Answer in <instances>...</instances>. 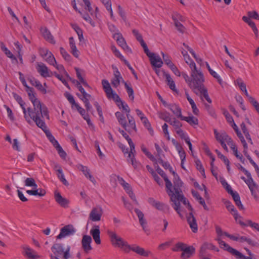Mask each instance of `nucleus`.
I'll list each match as a JSON object with an SVG mask.
<instances>
[{
    "instance_id": "1",
    "label": "nucleus",
    "mask_w": 259,
    "mask_h": 259,
    "mask_svg": "<svg viewBox=\"0 0 259 259\" xmlns=\"http://www.w3.org/2000/svg\"><path fill=\"white\" fill-rule=\"evenodd\" d=\"M28 94L29 100L33 105V109L30 107L27 109L28 115L36 123L38 127H45V121L41 118L46 117L49 119L50 116L48 108L44 104H42L40 101L36 97V94L34 93V89L31 88L26 90Z\"/></svg>"
},
{
    "instance_id": "2",
    "label": "nucleus",
    "mask_w": 259,
    "mask_h": 259,
    "mask_svg": "<svg viewBox=\"0 0 259 259\" xmlns=\"http://www.w3.org/2000/svg\"><path fill=\"white\" fill-rule=\"evenodd\" d=\"M107 234L110 238L111 243L114 247H118L123 250L125 253H128L131 250L136 252L138 254L148 257L152 252L149 250H145L144 248L136 244L130 245L127 241L123 240L121 237L113 231L108 230Z\"/></svg>"
},
{
    "instance_id": "3",
    "label": "nucleus",
    "mask_w": 259,
    "mask_h": 259,
    "mask_svg": "<svg viewBox=\"0 0 259 259\" xmlns=\"http://www.w3.org/2000/svg\"><path fill=\"white\" fill-rule=\"evenodd\" d=\"M191 72V80L189 83V88L194 92L196 93L203 88L205 87L204 82L205 78L201 69H198L195 62H191L190 67Z\"/></svg>"
},
{
    "instance_id": "4",
    "label": "nucleus",
    "mask_w": 259,
    "mask_h": 259,
    "mask_svg": "<svg viewBox=\"0 0 259 259\" xmlns=\"http://www.w3.org/2000/svg\"><path fill=\"white\" fill-rule=\"evenodd\" d=\"M170 197V201L172 202L171 206L176 211L180 218H183V216L181 213L180 202L185 205H187L189 202L188 199L184 196L182 192L175 194L172 188L166 192Z\"/></svg>"
},
{
    "instance_id": "5",
    "label": "nucleus",
    "mask_w": 259,
    "mask_h": 259,
    "mask_svg": "<svg viewBox=\"0 0 259 259\" xmlns=\"http://www.w3.org/2000/svg\"><path fill=\"white\" fill-rule=\"evenodd\" d=\"M70 247L69 246L64 250L62 244L55 243L51 247V250L53 252V254H51V258L54 259L53 257L54 256L59 258V257L63 255L64 259H68L70 257Z\"/></svg>"
},
{
    "instance_id": "6",
    "label": "nucleus",
    "mask_w": 259,
    "mask_h": 259,
    "mask_svg": "<svg viewBox=\"0 0 259 259\" xmlns=\"http://www.w3.org/2000/svg\"><path fill=\"white\" fill-rule=\"evenodd\" d=\"M172 250L174 251H178L179 250L182 251L181 257L183 259L190 258L195 252V248L193 246H188L182 242L177 243Z\"/></svg>"
},
{
    "instance_id": "7",
    "label": "nucleus",
    "mask_w": 259,
    "mask_h": 259,
    "mask_svg": "<svg viewBox=\"0 0 259 259\" xmlns=\"http://www.w3.org/2000/svg\"><path fill=\"white\" fill-rule=\"evenodd\" d=\"M102 84L107 98L109 100L112 99L116 103V105L119 106L118 103H120L122 100L119 96L116 93L114 92L109 81L106 79H103L102 80Z\"/></svg>"
},
{
    "instance_id": "8",
    "label": "nucleus",
    "mask_w": 259,
    "mask_h": 259,
    "mask_svg": "<svg viewBox=\"0 0 259 259\" xmlns=\"http://www.w3.org/2000/svg\"><path fill=\"white\" fill-rule=\"evenodd\" d=\"M144 51L149 58L151 64L153 67L159 68L162 66L163 61L159 56H156L154 53L150 52L148 47L144 49Z\"/></svg>"
},
{
    "instance_id": "9",
    "label": "nucleus",
    "mask_w": 259,
    "mask_h": 259,
    "mask_svg": "<svg viewBox=\"0 0 259 259\" xmlns=\"http://www.w3.org/2000/svg\"><path fill=\"white\" fill-rule=\"evenodd\" d=\"M76 232V229L71 224L67 225L62 228L59 234L56 237L57 239H61L66 236L73 235Z\"/></svg>"
},
{
    "instance_id": "10",
    "label": "nucleus",
    "mask_w": 259,
    "mask_h": 259,
    "mask_svg": "<svg viewBox=\"0 0 259 259\" xmlns=\"http://www.w3.org/2000/svg\"><path fill=\"white\" fill-rule=\"evenodd\" d=\"M102 214L103 210L100 206L94 207L90 213L89 219L93 222L99 221L101 220Z\"/></svg>"
},
{
    "instance_id": "11",
    "label": "nucleus",
    "mask_w": 259,
    "mask_h": 259,
    "mask_svg": "<svg viewBox=\"0 0 259 259\" xmlns=\"http://www.w3.org/2000/svg\"><path fill=\"white\" fill-rule=\"evenodd\" d=\"M37 72L44 77H51L53 72L50 71L47 66L43 63H38L36 67Z\"/></svg>"
},
{
    "instance_id": "12",
    "label": "nucleus",
    "mask_w": 259,
    "mask_h": 259,
    "mask_svg": "<svg viewBox=\"0 0 259 259\" xmlns=\"http://www.w3.org/2000/svg\"><path fill=\"white\" fill-rule=\"evenodd\" d=\"M92 239V237L88 235H84L81 240L82 249L86 253H88L93 248L91 245Z\"/></svg>"
},
{
    "instance_id": "13",
    "label": "nucleus",
    "mask_w": 259,
    "mask_h": 259,
    "mask_svg": "<svg viewBox=\"0 0 259 259\" xmlns=\"http://www.w3.org/2000/svg\"><path fill=\"white\" fill-rule=\"evenodd\" d=\"M13 96L14 98L17 101V102L19 103V104L20 105L21 107L22 108L23 110V112L24 115V118H25L26 120L30 124L31 120L29 119V115H27V110L25 107V103L23 101L22 98L18 95L16 93H13Z\"/></svg>"
},
{
    "instance_id": "14",
    "label": "nucleus",
    "mask_w": 259,
    "mask_h": 259,
    "mask_svg": "<svg viewBox=\"0 0 259 259\" xmlns=\"http://www.w3.org/2000/svg\"><path fill=\"white\" fill-rule=\"evenodd\" d=\"M112 67L114 71V77L111 80V84L114 88H116L120 85V81L122 82L123 79L118 68L113 65Z\"/></svg>"
},
{
    "instance_id": "15",
    "label": "nucleus",
    "mask_w": 259,
    "mask_h": 259,
    "mask_svg": "<svg viewBox=\"0 0 259 259\" xmlns=\"http://www.w3.org/2000/svg\"><path fill=\"white\" fill-rule=\"evenodd\" d=\"M157 165L155 166L156 170L158 174H159L164 179L165 182V187L166 192L172 188V185L170 181L168 179L167 175L163 171V170L160 168V167L156 164Z\"/></svg>"
},
{
    "instance_id": "16",
    "label": "nucleus",
    "mask_w": 259,
    "mask_h": 259,
    "mask_svg": "<svg viewBox=\"0 0 259 259\" xmlns=\"http://www.w3.org/2000/svg\"><path fill=\"white\" fill-rule=\"evenodd\" d=\"M55 199L56 202L60 205L61 207L64 208H67L69 201L68 199L63 197L59 192H55Z\"/></svg>"
},
{
    "instance_id": "17",
    "label": "nucleus",
    "mask_w": 259,
    "mask_h": 259,
    "mask_svg": "<svg viewBox=\"0 0 259 259\" xmlns=\"http://www.w3.org/2000/svg\"><path fill=\"white\" fill-rule=\"evenodd\" d=\"M187 221L192 232L193 233H196L198 231L197 224L196 219L192 212H190L187 217Z\"/></svg>"
},
{
    "instance_id": "18",
    "label": "nucleus",
    "mask_w": 259,
    "mask_h": 259,
    "mask_svg": "<svg viewBox=\"0 0 259 259\" xmlns=\"http://www.w3.org/2000/svg\"><path fill=\"white\" fill-rule=\"evenodd\" d=\"M148 201L152 206L154 207L158 210H163L165 209H169L168 205L160 201H157L152 197L149 198Z\"/></svg>"
},
{
    "instance_id": "19",
    "label": "nucleus",
    "mask_w": 259,
    "mask_h": 259,
    "mask_svg": "<svg viewBox=\"0 0 259 259\" xmlns=\"http://www.w3.org/2000/svg\"><path fill=\"white\" fill-rule=\"evenodd\" d=\"M76 167L77 168V169L80 170V171H81L83 174H84V175L88 179H89V180L92 182H93V183H96V180L95 179H94V178L90 174V169L88 168V167L86 166H84L81 164H78L76 165Z\"/></svg>"
},
{
    "instance_id": "20",
    "label": "nucleus",
    "mask_w": 259,
    "mask_h": 259,
    "mask_svg": "<svg viewBox=\"0 0 259 259\" xmlns=\"http://www.w3.org/2000/svg\"><path fill=\"white\" fill-rule=\"evenodd\" d=\"M90 234L92 235L95 242L97 244H101L100 231L99 226H95L90 231Z\"/></svg>"
},
{
    "instance_id": "21",
    "label": "nucleus",
    "mask_w": 259,
    "mask_h": 259,
    "mask_svg": "<svg viewBox=\"0 0 259 259\" xmlns=\"http://www.w3.org/2000/svg\"><path fill=\"white\" fill-rule=\"evenodd\" d=\"M215 240L218 242L221 248L227 250L233 255H234L235 252L238 253V250L230 246L228 244L222 240L220 238L218 237L216 238Z\"/></svg>"
},
{
    "instance_id": "22",
    "label": "nucleus",
    "mask_w": 259,
    "mask_h": 259,
    "mask_svg": "<svg viewBox=\"0 0 259 259\" xmlns=\"http://www.w3.org/2000/svg\"><path fill=\"white\" fill-rule=\"evenodd\" d=\"M114 38L116 39L118 44L124 50H129L131 52V50L127 45L124 38L123 37L121 33H116L114 34Z\"/></svg>"
},
{
    "instance_id": "23",
    "label": "nucleus",
    "mask_w": 259,
    "mask_h": 259,
    "mask_svg": "<svg viewBox=\"0 0 259 259\" xmlns=\"http://www.w3.org/2000/svg\"><path fill=\"white\" fill-rule=\"evenodd\" d=\"M173 183L174 184V189L175 191L174 193L177 194V193H179L180 192H182V191L181 188L183 186V183L181 180L180 177L178 175L174 177Z\"/></svg>"
},
{
    "instance_id": "24",
    "label": "nucleus",
    "mask_w": 259,
    "mask_h": 259,
    "mask_svg": "<svg viewBox=\"0 0 259 259\" xmlns=\"http://www.w3.org/2000/svg\"><path fill=\"white\" fill-rule=\"evenodd\" d=\"M227 209L228 211L233 215L234 219L236 221H237L238 218H241V216L238 214L237 210L234 207V205L229 201H226L224 202Z\"/></svg>"
},
{
    "instance_id": "25",
    "label": "nucleus",
    "mask_w": 259,
    "mask_h": 259,
    "mask_svg": "<svg viewBox=\"0 0 259 259\" xmlns=\"http://www.w3.org/2000/svg\"><path fill=\"white\" fill-rule=\"evenodd\" d=\"M41 32L44 38L51 44H55L56 41L50 31L46 28H41Z\"/></svg>"
},
{
    "instance_id": "26",
    "label": "nucleus",
    "mask_w": 259,
    "mask_h": 259,
    "mask_svg": "<svg viewBox=\"0 0 259 259\" xmlns=\"http://www.w3.org/2000/svg\"><path fill=\"white\" fill-rule=\"evenodd\" d=\"M135 212H136L139 218V223L141 226H142L144 231L146 232V226L147 225V222L146 220L144 219V213L138 208H135Z\"/></svg>"
},
{
    "instance_id": "27",
    "label": "nucleus",
    "mask_w": 259,
    "mask_h": 259,
    "mask_svg": "<svg viewBox=\"0 0 259 259\" xmlns=\"http://www.w3.org/2000/svg\"><path fill=\"white\" fill-rule=\"evenodd\" d=\"M191 193L193 196L195 197L199 201V203L203 206L204 209L206 210H209V208L206 205L204 200L199 195V193L193 190L191 191Z\"/></svg>"
},
{
    "instance_id": "28",
    "label": "nucleus",
    "mask_w": 259,
    "mask_h": 259,
    "mask_svg": "<svg viewBox=\"0 0 259 259\" xmlns=\"http://www.w3.org/2000/svg\"><path fill=\"white\" fill-rule=\"evenodd\" d=\"M242 20L247 23L248 25L252 28V31H253L254 33L256 35V36H257L258 34V30L257 27H256L255 24L254 22L251 20L250 18H249L248 16H244L242 17Z\"/></svg>"
},
{
    "instance_id": "29",
    "label": "nucleus",
    "mask_w": 259,
    "mask_h": 259,
    "mask_svg": "<svg viewBox=\"0 0 259 259\" xmlns=\"http://www.w3.org/2000/svg\"><path fill=\"white\" fill-rule=\"evenodd\" d=\"M69 40L70 47L71 49V53L75 57L78 58L79 56V52L76 47L75 42L73 37H70Z\"/></svg>"
},
{
    "instance_id": "30",
    "label": "nucleus",
    "mask_w": 259,
    "mask_h": 259,
    "mask_svg": "<svg viewBox=\"0 0 259 259\" xmlns=\"http://www.w3.org/2000/svg\"><path fill=\"white\" fill-rule=\"evenodd\" d=\"M45 127H42V128L40 127L46 134L47 137L48 138L50 141L52 143L54 146L57 145L59 143L55 139L54 137L52 135V134L47 130V126L46 123H45Z\"/></svg>"
},
{
    "instance_id": "31",
    "label": "nucleus",
    "mask_w": 259,
    "mask_h": 259,
    "mask_svg": "<svg viewBox=\"0 0 259 259\" xmlns=\"http://www.w3.org/2000/svg\"><path fill=\"white\" fill-rule=\"evenodd\" d=\"M168 108L175 114L178 118H181L182 116L181 113V109L179 106L175 104L167 105Z\"/></svg>"
},
{
    "instance_id": "32",
    "label": "nucleus",
    "mask_w": 259,
    "mask_h": 259,
    "mask_svg": "<svg viewBox=\"0 0 259 259\" xmlns=\"http://www.w3.org/2000/svg\"><path fill=\"white\" fill-rule=\"evenodd\" d=\"M122 83L124 84L125 88L126 90V92L128 95L129 98L133 101L134 100V90L132 88V87L130 83L128 84L126 82H125L124 80H122Z\"/></svg>"
},
{
    "instance_id": "33",
    "label": "nucleus",
    "mask_w": 259,
    "mask_h": 259,
    "mask_svg": "<svg viewBox=\"0 0 259 259\" xmlns=\"http://www.w3.org/2000/svg\"><path fill=\"white\" fill-rule=\"evenodd\" d=\"M180 119L182 120H185L187 121L191 125L198 124V119L196 117H195L193 116L186 117L182 115Z\"/></svg>"
},
{
    "instance_id": "34",
    "label": "nucleus",
    "mask_w": 259,
    "mask_h": 259,
    "mask_svg": "<svg viewBox=\"0 0 259 259\" xmlns=\"http://www.w3.org/2000/svg\"><path fill=\"white\" fill-rule=\"evenodd\" d=\"M0 47L1 50L5 52V54L8 57L12 59V60H14L16 62H17V59L16 57L14 56L12 53L9 51L7 47H6L5 44L3 42H0Z\"/></svg>"
},
{
    "instance_id": "35",
    "label": "nucleus",
    "mask_w": 259,
    "mask_h": 259,
    "mask_svg": "<svg viewBox=\"0 0 259 259\" xmlns=\"http://www.w3.org/2000/svg\"><path fill=\"white\" fill-rule=\"evenodd\" d=\"M224 234L225 236L234 241H239L240 242L245 241L247 242L248 239L245 236H241L240 237L235 236L233 235L229 234L227 232H224Z\"/></svg>"
},
{
    "instance_id": "36",
    "label": "nucleus",
    "mask_w": 259,
    "mask_h": 259,
    "mask_svg": "<svg viewBox=\"0 0 259 259\" xmlns=\"http://www.w3.org/2000/svg\"><path fill=\"white\" fill-rule=\"evenodd\" d=\"M231 149L233 151L234 155L240 160V161L242 163H244L245 159L244 158L243 155L238 153L237 146L235 144H231L230 146Z\"/></svg>"
},
{
    "instance_id": "37",
    "label": "nucleus",
    "mask_w": 259,
    "mask_h": 259,
    "mask_svg": "<svg viewBox=\"0 0 259 259\" xmlns=\"http://www.w3.org/2000/svg\"><path fill=\"white\" fill-rule=\"evenodd\" d=\"M195 93L196 95L200 94V95H202L209 103H211V100L208 96L207 90L205 87L203 88L202 89H200V91H198Z\"/></svg>"
},
{
    "instance_id": "38",
    "label": "nucleus",
    "mask_w": 259,
    "mask_h": 259,
    "mask_svg": "<svg viewBox=\"0 0 259 259\" xmlns=\"http://www.w3.org/2000/svg\"><path fill=\"white\" fill-rule=\"evenodd\" d=\"M165 76L167 84L169 86V88L173 91L177 92L175 82L171 78L170 75L169 74H165Z\"/></svg>"
},
{
    "instance_id": "39",
    "label": "nucleus",
    "mask_w": 259,
    "mask_h": 259,
    "mask_svg": "<svg viewBox=\"0 0 259 259\" xmlns=\"http://www.w3.org/2000/svg\"><path fill=\"white\" fill-rule=\"evenodd\" d=\"M141 121L142 123H143L144 126L148 130L151 136H153L154 135V131L151 127V124L149 122L148 119L147 117H142L141 118Z\"/></svg>"
},
{
    "instance_id": "40",
    "label": "nucleus",
    "mask_w": 259,
    "mask_h": 259,
    "mask_svg": "<svg viewBox=\"0 0 259 259\" xmlns=\"http://www.w3.org/2000/svg\"><path fill=\"white\" fill-rule=\"evenodd\" d=\"M75 70L76 71V76L79 80V81L85 87L90 88V87L87 81L81 76V73L80 72V69L78 68H75Z\"/></svg>"
},
{
    "instance_id": "41",
    "label": "nucleus",
    "mask_w": 259,
    "mask_h": 259,
    "mask_svg": "<svg viewBox=\"0 0 259 259\" xmlns=\"http://www.w3.org/2000/svg\"><path fill=\"white\" fill-rule=\"evenodd\" d=\"M24 249V255L27 256L29 258L35 259L37 258V255H34V251L31 248L26 247Z\"/></svg>"
},
{
    "instance_id": "42",
    "label": "nucleus",
    "mask_w": 259,
    "mask_h": 259,
    "mask_svg": "<svg viewBox=\"0 0 259 259\" xmlns=\"http://www.w3.org/2000/svg\"><path fill=\"white\" fill-rule=\"evenodd\" d=\"M141 150L152 161L154 162L155 164H157V159L145 147L142 146Z\"/></svg>"
},
{
    "instance_id": "43",
    "label": "nucleus",
    "mask_w": 259,
    "mask_h": 259,
    "mask_svg": "<svg viewBox=\"0 0 259 259\" xmlns=\"http://www.w3.org/2000/svg\"><path fill=\"white\" fill-rule=\"evenodd\" d=\"M126 117L128 121L129 126L135 132H137L136 123L134 117L130 114H126Z\"/></svg>"
},
{
    "instance_id": "44",
    "label": "nucleus",
    "mask_w": 259,
    "mask_h": 259,
    "mask_svg": "<svg viewBox=\"0 0 259 259\" xmlns=\"http://www.w3.org/2000/svg\"><path fill=\"white\" fill-rule=\"evenodd\" d=\"M161 55L162 56V59L165 64L168 66V68L171 67L174 65V64L172 62L170 57L164 54V53L161 52Z\"/></svg>"
},
{
    "instance_id": "45",
    "label": "nucleus",
    "mask_w": 259,
    "mask_h": 259,
    "mask_svg": "<svg viewBox=\"0 0 259 259\" xmlns=\"http://www.w3.org/2000/svg\"><path fill=\"white\" fill-rule=\"evenodd\" d=\"M58 151L59 156L63 159H65L66 157V153L64 151L62 147L58 143L57 145L54 146Z\"/></svg>"
},
{
    "instance_id": "46",
    "label": "nucleus",
    "mask_w": 259,
    "mask_h": 259,
    "mask_svg": "<svg viewBox=\"0 0 259 259\" xmlns=\"http://www.w3.org/2000/svg\"><path fill=\"white\" fill-rule=\"evenodd\" d=\"M58 151L59 156L63 159H65L66 157V153L64 151L62 147L58 143L57 145L54 146Z\"/></svg>"
},
{
    "instance_id": "47",
    "label": "nucleus",
    "mask_w": 259,
    "mask_h": 259,
    "mask_svg": "<svg viewBox=\"0 0 259 259\" xmlns=\"http://www.w3.org/2000/svg\"><path fill=\"white\" fill-rule=\"evenodd\" d=\"M204 107L205 109L207 110L208 114L211 116L212 117L215 118L217 117V114L215 113V110L214 108L210 106V105H208L206 103L204 104Z\"/></svg>"
},
{
    "instance_id": "48",
    "label": "nucleus",
    "mask_w": 259,
    "mask_h": 259,
    "mask_svg": "<svg viewBox=\"0 0 259 259\" xmlns=\"http://www.w3.org/2000/svg\"><path fill=\"white\" fill-rule=\"evenodd\" d=\"M25 185L26 186L32 187L34 189H36L37 186L34 179L32 178H27L25 180Z\"/></svg>"
},
{
    "instance_id": "49",
    "label": "nucleus",
    "mask_w": 259,
    "mask_h": 259,
    "mask_svg": "<svg viewBox=\"0 0 259 259\" xmlns=\"http://www.w3.org/2000/svg\"><path fill=\"white\" fill-rule=\"evenodd\" d=\"M65 97L67 98L69 102L71 104L72 108H73V107H75L76 105L78 104L76 103L75 101V100L72 95L69 94V93L66 92L64 94Z\"/></svg>"
},
{
    "instance_id": "50",
    "label": "nucleus",
    "mask_w": 259,
    "mask_h": 259,
    "mask_svg": "<svg viewBox=\"0 0 259 259\" xmlns=\"http://www.w3.org/2000/svg\"><path fill=\"white\" fill-rule=\"evenodd\" d=\"M111 50L114 54L115 56L119 58L122 61L124 62V60H126L125 59L124 57L120 53L119 51L117 49L115 46H111Z\"/></svg>"
},
{
    "instance_id": "51",
    "label": "nucleus",
    "mask_w": 259,
    "mask_h": 259,
    "mask_svg": "<svg viewBox=\"0 0 259 259\" xmlns=\"http://www.w3.org/2000/svg\"><path fill=\"white\" fill-rule=\"evenodd\" d=\"M46 58V61L50 65L55 66V64H56L57 61L51 52H49V55Z\"/></svg>"
},
{
    "instance_id": "52",
    "label": "nucleus",
    "mask_w": 259,
    "mask_h": 259,
    "mask_svg": "<svg viewBox=\"0 0 259 259\" xmlns=\"http://www.w3.org/2000/svg\"><path fill=\"white\" fill-rule=\"evenodd\" d=\"M245 175L246 176L247 179L245 181V183L248 185V187L252 186L256 187V184L253 182L250 173L249 172V174H245Z\"/></svg>"
},
{
    "instance_id": "53",
    "label": "nucleus",
    "mask_w": 259,
    "mask_h": 259,
    "mask_svg": "<svg viewBox=\"0 0 259 259\" xmlns=\"http://www.w3.org/2000/svg\"><path fill=\"white\" fill-rule=\"evenodd\" d=\"M60 53L62 55L63 58L67 61L71 60V56L66 51V50L63 48H60Z\"/></svg>"
},
{
    "instance_id": "54",
    "label": "nucleus",
    "mask_w": 259,
    "mask_h": 259,
    "mask_svg": "<svg viewBox=\"0 0 259 259\" xmlns=\"http://www.w3.org/2000/svg\"><path fill=\"white\" fill-rule=\"evenodd\" d=\"M182 54L183 55L184 59L186 61V63H187L189 67H190V64H191V62H194L193 60L190 57L189 55L188 54V53L185 50H183L182 51Z\"/></svg>"
},
{
    "instance_id": "55",
    "label": "nucleus",
    "mask_w": 259,
    "mask_h": 259,
    "mask_svg": "<svg viewBox=\"0 0 259 259\" xmlns=\"http://www.w3.org/2000/svg\"><path fill=\"white\" fill-rule=\"evenodd\" d=\"M118 105L119 106L118 107L119 109H122L123 111H124L126 113V114H130V109L127 104L121 101L120 103H118Z\"/></svg>"
},
{
    "instance_id": "56",
    "label": "nucleus",
    "mask_w": 259,
    "mask_h": 259,
    "mask_svg": "<svg viewBox=\"0 0 259 259\" xmlns=\"http://www.w3.org/2000/svg\"><path fill=\"white\" fill-rule=\"evenodd\" d=\"M172 19L174 21V23H176V21H184V18L183 16H182L181 14H180L178 13H174L172 15Z\"/></svg>"
},
{
    "instance_id": "57",
    "label": "nucleus",
    "mask_w": 259,
    "mask_h": 259,
    "mask_svg": "<svg viewBox=\"0 0 259 259\" xmlns=\"http://www.w3.org/2000/svg\"><path fill=\"white\" fill-rule=\"evenodd\" d=\"M203 248L207 249L214 250L219 251V249L211 243L205 242L203 244Z\"/></svg>"
},
{
    "instance_id": "58",
    "label": "nucleus",
    "mask_w": 259,
    "mask_h": 259,
    "mask_svg": "<svg viewBox=\"0 0 259 259\" xmlns=\"http://www.w3.org/2000/svg\"><path fill=\"white\" fill-rule=\"evenodd\" d=\"M177 30L181 33H184L185 32L186 28L179 21H176L174 23Z\"/></svg>"
},
{
    "instance_id": "59",
    "label": "nucleus",
    "mask_w": 259,
    "mask_h": 259,
    "mask_svg": "<svg viewBox=\"0 0 259 259\" xmlns=\"http://www.w3.org/2000/svg\"><path fill=\"white\" fill-rule=\"evenodd\" d=\"M159 117L165 122L169 121V113L166 111L159 113Z\"/></svg>"
},
{
    "instance_id": "60",
    "label": "nucleus",
    "mask_w": 259,
    "mask_h": 259,
    "mask_svg": "<svg viewBox=\"0 0 259 259\" xmlns=\"http://www.w3.org/2000/svg\"><path fill=\"white\" fill-rule=\"evenodd\" d=\"M75 107L78 112L80 113V114L82 116L83 119L84 117H86L89 116V114L85 113V110L81 107L78 104L76 105Z\"/></svg>"
},
{
    "instance_id": "61",
    "label": "nucleus",
    "mask_w": 259,
    "mask_h": 259,
    "mask_svg": "<svg viewBox=\"0 0 259 259\" xmlns=\"http://www.w3.org/2000/svg\"><path fill=\"white\" fill-rule=\"evenodd\" d=\"M209 73L214 78H215L218 82L220 84H222V80L220 76L216 72L213 71L212 69H211L209 71Z\"/></svg>"
},
{
    "instance_id": "62",
    "label": "nucleus",
    "mask_w": 259,
    "mask_h": 259,
    "mask_svg": "<svg viewBox=\"0 0 259 259\" xmlns=\"http://www.w3.org/2000/svg\"><path fill=\"white\" fill-rule=\"evenodd\" d=\"M158 162L164 167V169H168V168L171 166L170 164L168 162L164 161L161 157L158 158L157 159V163Z\"/></svg>"
},
{
    "instance_id": "63",
    "label": "nucleus",
    "mask_w": 259,
    "mask_h": 259,
    "mask_svg": "<svg viewBox=\"0 0 259 259\" xmlns=\"http://www.w3.org/2000/svg\"><path fill=\"white\" fill-rule=\"evenodd\" d=\"M221 183L228 193L232 191L231 187L228 184L225 179L221 180Z\"/></svg>"
},
{
    "instance_id": "64",
    "label": "nucleus",
    "mask_w": 259,
    "mask_h": 259,
    "mask_svg": "<svg viewBox=\"0 0 259 259\" xmlns=\"http://www.w3.org/2000/svg\"><path fill=\"white\" fill-rule=\"evenodd\" d=\"M247 15L250 18L259 20V15L255 11L248 12Z\"/></svg>"
}]
</instances>
